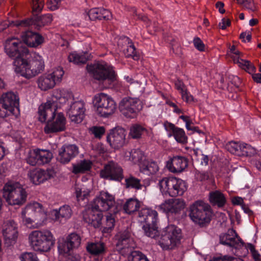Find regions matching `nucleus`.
Returning <instances> with one entry per match:
<instances>
[{"instance_id":"nucleus-1","label":"nucleus","mask_w":261,"mask_h":261,"mask_svg":"<svg viewBox=\"0 0 261 261\" xmlns=\"http://www.w3.org/2000/svg\"><path fill=\"white\" fill-rule=\"evenodd\" d=\"M4 49L9 57L14 59L15 70L21 76L30 79L43 70L44 61L40 56L35 55L29 62L27 60L29 56V50L19 39L8 38L4 43Z\"/></svg>"},{"instance_id":"nucleus-2","label":"nucleus","mask_w":261,"mask_h":261,"mask_svg":"<svg viewBox=\"0 0 261 261\" xmlns=\"http://www.w3.org/2000/svg\"><path fill=\"white\" fill-rule=\"evenodd\" d=\"M58 104L51 96L38 108V119L41 122L47 121L44 128L45 134L62 132L65 129L66 119L62 113L56 114Z\"/></svg>"},{"instance_id":"nucleus-3","label":"nucleus","mask_w":261,"mask_h":261,"mask_svg":"<svg viewBox=\"0 0 261 261\" xmlns=\"http://www.w3.org/2000/svg\"><path fill=\"white\" fill-rule=\"evenodd\" d=\"M51 96L57 103H67L65 110L71 121L80 123L83 120L86 111L83 100H76L71 92L64 89L54 90Z\"/></svg>"},{"instance_id":"nucleus-4","label":"nucleus","mask_w":261,"mask_h":261,"mask_svg":"<svg viewBox=\"0 0 261 261\" xmlns=\"http://www.w3.org/2000/svg\"><path fill=\"white\" fill-rule=\"evenodd\" d=\"M32 16L30 17L14 22V25L21 28L31 27L40 30L42 27L48 24L53 20L52 15L49 14L39 16L44 5V0H31Z\"/></svg>"},{"instance_id":"nucleus-5","label":"nucleus","mask_w":261,"mask_h":261,"mask_svg":"<svg viewBox=\"0 0 261 261\" xmlns=\"http://www.w3.org/2000/svg\"><path fill=\"white\" fill-rule=\"evenodd\" d=\"M3 196L8 204L20 206L26 202L28 194L19 182L8 181L3 188Z\"/></svg>"},{"instance_id":"nucleus-6","label":"nucleus","mask_w":261,"mask_h":261,"mask_svg":"<svg viewBox=\"0 0 261 261\" xmlns=\"http://www.w3.org/2000/svg\"><path fill=\"white\" fill-rule=\"evenodd\" d=\"M181 238V229L175 225H169L160 234L158 233L155 239L164 250H169L174 248L180 242Z\"/></svg>"},{"instance_id":"nucleus-7","label":"nucleus","mask_w":261,"mask_h":261,"mask_svg":"<svg viewBox=\"0 0 261 261\" xmlns=\"http://www.w3.org/2000/svg\"><path fill=\"white\" fill-rule=\"evenodd\" d=\"M29 239L31 247L36 251L47 252L55 243L53 235L47 230L33 231Z\"/></svg>"},{"instance_id":"nucleus-8","label":"nucleus","mask_w":261,"mask_h":261,"mask_svg":"<svg viewBox=\"0 0 261 261\" xmlns=\"http://www.w3.org/2000/svg\"><path fill=\"white\" fill-rule=\"evenodd\" d=\"M87 70L95 80L100 82L107 81L111 84L116 80L117 75L113 67L105 62L87 65Z\"/></svg>"},{"instance_id":"nucleus-9","label":"nucleus","mask_w":261,"mask_h":261,"mask_svg":"<svg viewBox=\"0 0 261 261\" xmlns=\"http://www.w3.org/2000/svg\"><path fill=\"white\" fill-rule=\"evenodd\" d=\"M158 186L161 192L171 197L182 196L187 189L183 180L175 177H164L159 181Z\"/></svg>"},{"instance_id":"nucleus-10","label":"nucleus","mask_w":261,"mask_h":261,"mask_svg":"<svg viewBox=\"0 0 261 261\" xmlns=\"http://www.w3.org/2000/svg\"><path fill=\"white\" fill-rule=\"evenodd\" d=\"M19 98L13 92L3 93L0 97V117H7L10 115L17 116L19 114Z\"/></svg>"},{"instance_id":"nucleus-11","label":"nucleus","mask_w":261,"mask_h":261,"mask_svg":"<svg viewBox=\"0 0 261 261\" xmlns=\"http://www.w3.org/2000/svg\"><path fill=\"white\" fill-rule=\"evenodd\" d=\"M140 221L145 223L142 229L145 235L151 238H156L158 233V214L155 210L145 209L139 213Z\"/></svg>"},{"instance_id":"nucleus-12","label":"nucleus","mask_w":261,"mask_h":261,"mask_svg":"<svg viewBox=\"0 0 261 261\" xmlns=\"http://www.w3.org/2000/svg\"><path fill=\"white\" fill-rule=\"evenodd\" d=\"M211 214L210 205L202 201L195 202L190 207L189 216L191 220L199 224L209 223Z\"/></svg>"},{"instance_id":"nucleus-13","label":"nucleus","mask_w":261,"mask_h":261,"mask_svg":"<svg viewBox=\"0 0 261 261\" xmlns=\"http://www.w3.org/2000/svg\"><path fill=\"white\" fill-rule=\"evenodd\" d=\"M91 205L101 212L110 211L114 214L119 213L118 206L116 204L114 196L108 192L101 191L93 200Z\"/></svg>"},{"instance_id":"nucleus-14","label":"nucleus","mask_w":261,"mask_h":261,"mask_svg":"<svg viewBox=\"0 0 261 261\" xmlns=\"http://www.w3.org/2000/svg\"><path fill=\"white\" fill-rule=\"evenodd\" d=\"M94 102L97 107V113L101 117H108L116 109L114 100L108 95L100 93L94 96Z\"/></svg>"},{"instance_id":"nucleus-15","label":"nucleus","mask_w":261,"mask_h":261,"mask_svg":"<svg viewBox=\"0 0 261 261\" xmlns=\"http://www.w3.org/2000/svg\"><path fill=\"white\" fill-rule=\"evenodd\" d=\"M64 74L63 69L58 67L51 73L41 75L37 82L38 88L44 91L53 88L56 84L61 82Z\"/></svg>"},{"instance_id":"nucleus-16","label":"nucleus","mask_w":261,"mask_h":261,"mask_svg":"<svg viewBox=\"0 0 261 261\" xmlns=\"http://www.w3.org/2000/svg\"><path fill=\"white\" fill-rule=\"evenodd\" d=\"M100 177L117 182H121L124 178L123 169L118 163L110 161L100 171Z\"/></svg>"},{"instance_id":"nucleus-17","label":"nucleus","mask_w":261,"mask_h":261,"mask_svg":"<svg viewBox=\"0 0 261 261\" xmlns=\"http://www.w3.org/2000/svg\"><path fill=\"white\" fill-rule=\"evenodd\" d=\"M119 108L125 117L134 118L136 117L138 112L142 109V106L138 98L127 97L121 100Z\"/></svg>"},{"instance_id":"nucleus-18","label":"nucleus","mask_w":261,"mask_h":261,"mask_svg":"<svg viewBox=\"0 0 261 261\" xmlns=\"http://www.w3.org/2000/svg\"><path fill=\"white\" fill-rule=\"evenodd\" d=\"M116 241V246L120 253L129 255L133 248L134 241L132 237L130 231L127 229L119 231L115 236Z\"/></svg>"},{"instance_id":"nucleus-19","label":"nucleus","mask_w":261,"mask_h":261,"mask_svg":"<svg viewBox=\"0 0 261 261\" xmlns=\"http://www.w3.org/2000/svg\"><path fill=\"white\" fill-rule=\"evenodd\" d=\"M226 148L231 153L240 156H251L256 153L254 148L245 143L230 141L227 143Z\"/></svg>"},{"instance_id":"nucleus-20","label":"nucleus","mask_w":261,"mask_h":261,"mask_svg":"<svg viewBox=\"0 0 261 261\" xmlns=\"http://www.w3.org/2000/svg\"><path fill=\"white\" fill-rule=\"evenodd\" d=\"M185 202L179 199H169L156 207L158 210L169 217L179 214L185 207Z\"/></svg>"},{"instance_id":"nucleus-21","label":"nucleus","mask_w":261,"mask_h":261,"mask_svg":"<svg viewBox=\"0 0 261 261\" xmlns=\"http://www.w3.org/2000/svg\"><path fill=\"white\" fill-rule=\"evenodd\" d=\"M2 233L6 244L8 246L15 244L18 237L17 223L13 220L5 221L2 226Z\"/></svg>"},{"instance_id":"nucleus-22","label":"nucleus","mask_w":261,"mask_h":261,"mask_svg":"<svg viewBox=\"0 0 261 261\" xmlns=\"http://www.w3.org/2000/svg\"><path fill=\"white\" fill-rule=\"evenodd\" d=\"M126 130L122 127L112 129L107 136V141L115 149L122 147L125 143Z\"/></svg>"},{"instance_id":"nucleus-23","label":"nucleus","mask_w":261,"mask_h":261,"mask_svg":"<svg viewBox=\"0 0 261 261\" xmlns=\"http://www.w3.org/2000/svg\"><path fill=\"white\" fill-rule=\"evenodd\" d=\"M164 126L169 138L173 137L178 143L182 145H186L188 143V138L183 128L176 126L168 121L164 123Z\"/></svg>"},{"instance_id":"nucleus-24","label":"nucleus","mask_w":261,"mask_h":261,"mask_svg":"<svg viewBox=\"0 0 261 261\" xmlns=\"http://www.w3.org/2000/svg\"><path fill=\"white\" fill-rule=\"evenodd\" d=\"M79 153L78 147L74 144L64 145L59 149L57 160L66 164L75 158Z\"/></svg>"},{"instance_id":"nucleus-25","label":"nucleus","mask_w":261,"mask_h":261,"mask_svg":"<svg viewBox=\"0 0 261 261\" xmlns=\"http://www.w3.org/2000/svg\"><path fill=\"white\" fill-rule=\"evenodd\" d=\"M121 44L124 46L123 50L125 57L127 58H132L134 60L138 61L140 59L141 53L137 49L132 40L126 36L121 37L118 42V45Z\"/></svg>"},{"instance_id":"nucleus-26","label":"nucleus","mask_w":261,"mask_h":261,"mask_svg":"<svg viewBox=\"0 0 261 261\" xmlns=\"http://www.w3.org/2000/svg\"><path fill=\"white\" fill-rule=\"evenodd\" d=\"M50 218L55 222L65 223L72 215V210L69 205L64 204L58 209H53L49 212Z\"/></svg>"},{"instance_id":"nucleus-27","label":"nucleus","mask_w":261,"mask_h":261,"mask_svg":"<svg viewBox=\"0 0 261 261\" xmlns=\"http://www.w3.org/2000/svg\"><path fill=\"white\" fill-rule=\"evenodd\" d=\"M55 174L52 169H35L31 170L28 173L30 180L35 185H39L53 177Z\"/></svg>"},{"instance_id":"nucleus-28","label":"nucleus","mask_w":261,"mask_h":261,"mask_svg":"<svg viewBox=\"0 0 261 261\" xmlns=\"http://www.w3.org/2000/svg\"><path fill=\"white\" fill-rule=\"evenodd\" d=\"M220 243L229 247L236 248L243 245L244 242L238 233L233 229H229L227 233L220 236Z\"/></svg>"},{"instance_id":"nucleus-29","label":"nucleus","mask_w":261,"mask_h":261,"mask_svg":"<svg viewBox=\"0 0 261 261\" xmlns=\"http://www.w3.org/2000/svg\"><path fill=\"white\" fill-rule=\"evenodd\" d=\"M21 37L25 45L33 48L38 47L44 41V38L41 35L31 30L23 32Z\"/></svg>"},{"instance_id":"nucleus-30","label":"nucleus","mask_w":261,"mask_h":261,"mask_svg":"<svg viewBox=\"0 0 261 261\" xmlns=\"http://www.w3.org/2000/svg\"><path fill=\"white\" fill-rule=\"evenodd\" d=\"M188 159L186 157L176 155L167 162L166 166L171 172L180 173L188 167Z\"/></svg>"},{"instance_id":"nucleus-31","label":"nucleus","mask_w":261,"mask_h":261,"mask_svg":"<svg viewBox=\"0 0 261 261\" xmlns=\"http://www.w3.org/2000/svg\"><path fill=\"white\" fill-rule=\"evenodd\" d=\"M102 218V212L96 208H95L92 205L91 209L88 210L83 215L84 221L94 228H99L101 226Z\"/></svg>"},{"instance_id":"nucleus-32","label":"nucleus","mask_w":261,"mask_h":261,"mask_svg":"<svg viewBox=\"0 0 261 261\" xmlns=\"http://www.w3.org/2000/svg\"><path fill=\"white\" fill-rule=\"evenodd\" d=\"M87 15L91 21L109 20L112 18L111 12L109 10L102 7L91 9Z\"/></svg>"},{"instance_id":"nucleus-33","label":"nucleus","mask_w":261,"mask_h":261,"mask_svg":"<svg viewBox=\"0 0 261 261\" xmlns=\"http://www.w3.org/2000/svg\"><path fill=\"white\" fill-rule=\"evenodd\" d=\"M119 212L120 211L128 214H131L139 211L140 207V202L136 198H129L123 205L117 204Z\"/></svg>"},{"instance_id":"nucleus-34","label":"nucleus","mask_w":261,"mask_h":261,"mask_svg":"<svg viewBox=\"0 0 261 261\" xmlns=\"http://www.w3.org/2000/svg\"><path fill=\"white\" fill-rule=\"evenodd\" d=\"M90 59V54L88 51H73L68 56V59L70 62L77 65L85 64Z\"/></svg>"},{"instance_id":"nucleus-35","label":"nucleus","mask_w":261,"mask_h":261,"mask_svg":"<svg viewBox=\"0 0 261 261\" xmlns=\"http://www.w3.org/2000/svg\"><path fill=\"white\" fill-rule=\"evenodd\" d=\"M208 199L212 205L219 208L224 207L226 203L225 195L219 190L210 192Z\"/></svg>"},{"instance_id":"nucleus-36","label":"nucleus","mask_w":261,"mask_h":261,"mask_svg":"<svg viewBox=\"0 0 261 261\" xmlns=\"http://www.w3.org/2000/svg\"><path fill=\"white\" fill-rule=\"evenodd\" d=\"M139 168L142 173L148 175L155 174L159 169L156 162L146 159L140 164Z\"/></svg>"},{"instance_id":"nucleus-37","label":"nucleus","mask_w":261,"mask_h":261,"mask_svg":"<svg viewBox=\"0 0 261 261\" xmlns=\"http://www.w3.org/2000/svg\"><path fill=\"white\" fill-rule=\"evenodd\" d=\"M125 158L134 164H140L145 160L144 152L139 149H134L125 153Z\"/></svg>"},{"instance_id":"nucleus-38","label":"nucleus","mask_w":261,"mask_h":261,"mask_svg":"<svg viewBox=\"0 0 261 261\" xmlns=\"http://www.w3.org/2000/svg\"><path fill=\"white\" fill-rule=\"evenodd\" d=\"M58 250L60 255L65 256L67 258L69 255H79L73 253V249L66 240H63L58 242Z\"/></svg>"},{"instance_id":"nucleus-39","label":"nucleus","mask_w":261,"mask_h":261,"mask_svg":"<svg viewBox=\"0 0 261 261\" xmlns=\"http://www.w3.org/2000/svg\"><path fill=\"white\" fill-rule=\"evenodd\" d=\"M86 249L88 252L94 255L102 254L106 251L105 245L102 242L89 243Z\"/></svg>"},{"instance_id":"nucleus-40","label":"nucleus","mask_w":261,"mask_h":261,"mask_svg":"<svg viewBox=\"0 0 261 261\" xmlns=\"http://www.w3.org/2000/svg\"><path fill=\"white\" fill-rule=\"evenodd\" d=\"M91 162L88 160L81 161L80 163L73 164L72 172L75 174L84 173L90 170L91 168Z\"/></svg>"},{"instance_id":"nucleus-41","label":"nucleus","mask_w":261,"mask_h":261,"mask_svg":"<svg viewBox=\"0 0 261 261\" xmlns=\"http://www.w3.org/2000/svg\"><path fill=\"white\" fill-rule=\"evenodd\" d=\"M125 187L126 188L133 189L136 190H142L144 185L141 184L140 179L130 175L125 179Z\"/></svg>"},{"instance_id":"nucleus-42","label":"nucleus","mask_w":261,"mask_h":261,"mask_svg":"<svg viewBox=\"0 0 261 261\" xmlns=\"http://www.w3.org/2000/svg\"><path fill=\"white\" fill-rule=\"evenodd\" d=\"M39 165H43L48 164L53 158V153L49 150L37 148Z\"/></svg>"},{"instance_id":"nucleus-43","label":"nucleus","mask_w":261,"mask_h":261,"mask_svg":"<svg viewBox=\"0 0 261 261\" xmlns=\"http://www.w3.org/2000/svg\"><path fill=\"white\" fill-rule=\"evenodd\" d=\"M42 205L38 202H34L33 203L28 204L22 210L21 216L22 217L24 218L25 217L26 214L30 215L33 213H40L42 212Z\"/></svg>"},{"instance_id":"nucleus-44","label":"nucleus","mask_w":261,"mask_h":261,"mask_svg":"<svg viewBox=\"0 0 261 261\" xmlns=\"http://www.w3.org/2000/svg\"><path fill=\"white\" fill-rule=\"evenodd\" d=\"M234 61L237 62L239 66L246 71L251 74L255 71V66L249 61L237 57L234 58Z\"/></svg>"},{"instance_id":"nucleus-45","label":"nucleus","mask_w":261,"mask_h":261,"mask_svg":"<svg viewBox=\"0 0 261 261\" xmlns=\"http://www.w3.org/2000/svg\"><path fill=\"white\" fill-rule=\"evenodd\" d=\"M146 129L139 124H134L130 128L129 135L133 139L140 138Z\"/></svg>"},{"instance_id":"nucleus-46","label":"nucleus","mask_w":261,"mask_h":261,"mask_svg":"<svg viewBox=\"0 0 261 261\" xmlns=\"http://www.w3.org/2000/svg\"><path fill=\"white\" fill-rule=\"evenodd\" d=\"M115 214L110 212L109 214L106 216V226L103 228V231L105 232H111L114 227L115 224L114 215Z\"/></svg>"},{"instance_id":"nucleus-47","label":"nucleus","mask_w":261,"mask_h":261,"mask_svg":"<svg viewBox=\"0 0 261 261\" xmlns=\"http://www.w3.org/2000/svg\"><path fill=\"white\" fill-rule=\"evenodd\" d=\"M66 240L73 249L77 248L81 245V239L80 236L75 233H72L68 235Z\"/></svg>"},{"instance_id":"nucleus-48","label":"nucleus","mask_w":261,"mask_h":261,"mask_svg":"<svg viewBox=\"0 0 261 261\" xmlns=\"http://www.w3.org/2000/svg\"><path fill=\"white\" fill-rule=\"evenodd\" d=\"M127 261H150L147 257L139 251H134L127 255Z\"/></svg>"},{"instance_id":"nucleus-49","label":"nucleus","mask_w":261,"mask_h":261,"mask_svg":"<svg viewBox=\"0 0 261 261\" xmlns=\"http://www.w3.org/2000/svg\"><path fill=\"white\" fill-rule=\"evenodd\" d=\"M26 160L27 163L31 166L39 165L37 149L31 150L29 152Z\"/></svg>"},{"instance_id":"nucleus-50","label":"nucleus","mask_w":261,"mask_h":261,"mask_svg":"<svg viewBox=\"0 0 261 261\" xmlns=\"http://www.w3.org/2000/svg\"><path fill=\"white\" fill-rule=\"evenodd\" d=\"M89 131L95 138L100 139L105 133L106 129L103 126H93L90 128Z\"/></svg>"},{"instance_id":"nucleus-51","label":"nucleus","mask_w":261,"mask_h":261,"mask_svg":"<svg viewBox=\"0 0 261 261\" xmlns=\"http://www.w3.org/2000/svg\"><path fill=\"white\" fill-rule=\"evenodd\" d=\"M21 261H39L36 254L33 252H24L19 256Z\"/></svg>"},{"instance_id":"nucleus-52","label":"nucleus","mask_w":261,"mask_h":261,"mask_svg":"<svg viewBox=\"0 0 261 261\" xmlns=\"http://www.w3.org/2000/svg\"><path fill=\"white\" fill-rule=\"evenodd\" d=\"M195 177L197 180L201 182L211 180V177L208 172L196 171Z\"/></svg>"},{"instance_id":"nucleus-53","label":"nucleus","mask_w":261,"mask_h":261,"mask_svg":"<svg viewBox=\"0 0 261 261\" xmlns=\"http://www.w3.org/2000/svg\"><path fill=\"white\" fill-rule=\"evenodd\" d=\"M75 194L78 201L83 200L89 195V192L86 191L84 189L79 187L75 188Z\"/></svg>"},{"instance_id":"nucleus-54","label":"nucleus","mask_w":261,"mask_h":261,"mask_svg":"<svg viewBox=\"0 0 261 261\" xmlns=\"http://www.w3.org/2000/svg\"><path fill=\"white\" fill-rule=\"evenodd\" d=\"M194 47L199 51H203L205 50V45L200 38L196 37L193 39Z\"/></svg>"},{"instance_id":"nucleus-55","label":"nucleus","mask_w":261,"mask_h":261,"mask_svg":"<svg viewBox=\"0 0 261 261\" xmlns=\"http://www.w3.org/2000/svg\"><path fill=\"white\" fill-rule=\"evenodd\" d=\"M181 95L182 99L187 102H190L194 101L193 96L187 90L183 92Z\"/></svg>"},{"instance_id":"nucleus-56","label":"nucleus","mask_w":261,"mask_h":261,"mask_svg":"<svg viewBox=\"0 0 261 261\" xmlns=\"http://www.w3.org/2000/svg\"><path fill=\"white\" fill-rule=\"evenodd\" d=\"M228 79L229 81L237 88H239L241 83L240 78L238 76H234L233 75H229Z\"/></svg>"},{"instance_id":"nucleus-57","label":"nucleus","mask_w":261,"mask_h":261,"mask_svg":"<svg viewBox=\"0 0 261 261\" xmlns=\"http://www.w3.org/2000/svg\"><path fill=\"white\" fill-rule=\"evenodd\" d=\"M244 6L252 12L255 11V7L253 0H245L243 3Z\"/></svg>"},{"instance_id":"nucleus-58","label":"nucleus","mask_w":261,"mask_h":261,"mask_svg":"<svg viewBox=\"0 0 261 261\" xmlns=\"http://www.w3.org/2000/svg\"><path fill=\"white\" fill-rule=\"evenodd\" d=\"M175 86L176 89L178 90L181 94L187 90V89L185 88V86L184 83L180 80H178L175 82Z\"/></svg>"},{"instance_id":"nucleus-59","label":"nucleus","mask_w":261,"mask_h":261,"mask_svg":"<svg viewBox=\"0 0 261 261\" xmlns=\"http://www.w3.org/2000/svg\"><path fill=\"white\" fill-rule=\"evenodd\" d=\"M231 24L230 20L225 18L222 19L221 22H220L219 26L222 30H225L227 27H229Z\"/></svg>"},{"instance_id":"nucleus-60","label":"nucleus","mask_w":261,"mask_h":261,"mask_svg":"<svg viewBox=\"0 0 261 261\" xmlns=\"http://www.w3.org/2000/svg\"><path fill=\"white\" fill-rule=\"evenodd\" d=\"M232 203L233 205H242L244 204L243 199L242 197L237 196L232 198L231 200Z\"/></svg>"},{"instance_id":"nucleus-61","label":"nucleus","mask_w":261,"mask_h":261,"mask_svg":"<svg viewBox=\"0 0 261 261\" xmlns=\"http://www.w3.org/2000/svg\"><path fill=\"white\" fill-rule=\"evenodd\" d=\"M200 165L206 166L208 165L209 162V158L208 155L203 154H201V158L200 159Z\"/></svg>"},{"instance_id":"nucleus-62","label":"nucleus","mask_w":261,"mask_h":261,"mask_svg":"<svg viewBox=\"0 0 261 261\" xmlns=\"http://www.w3.org/2000/svg\"><path fill=\"white\" fill-rule=\"evenodd\" d=\"M224 4L223 2L218 1L216 4V7L219 9V12L221 14H223L225 12V10L224 9Z\"/></svg>"},{"instance_id":"nucleus-63","label":"nucleus","mask_w":261,"mask_h":261,"mask_svg":"<svg viewBox=\"0 0 261 261\" xmlns=\"http://www.w3.org/2000/svg\"><path fill=\"white\" fill-rule=\"evenodd\" d=\"M210 261H236V258L225 256L223 258H215Z\"/></svg>"},{"instance_id":"nucleus-64","label":"nucleus","mask_w":261,"mask_h":261,"mask_svg":"<svg viewBox=\"0 0 261 261\" xmlns=\"http://www.w3.org/2000/svg\"><path fill=\"white\" fill-rule=\"evenodd\" d=\"M66 261H81V258L79 255H69Z\"/></svg>"}]
</instances>
